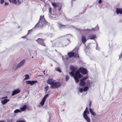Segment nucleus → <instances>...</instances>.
<instances>
[{
  "label": "nucleus",
  "instance_id": "40",
  "mask_svg": "<svg viewBox=\"0 0 122 122\" xmlns=\"http://www.w3.org/2000/svg\"><path fill=\"white\" fill-rule=\"evenodd\" d=\"M38 23H37V24H38Z\"/></svg>",
  "mask_w": 122,
  "mask_h": 122
},
{
  "label": "nucleus",
  "instance_id": "22",
  "mask_svg": "<svg viewBox=\"0 0 122 122\" xmlns=\"http://www.w3.org/2000/svg\"><path fill=\"white\" fill-rule=\"evenodd\" d=\"M98 25H97L94 28L92 29L93 30H94V31H96L98 30Z\"/></svg>",
  "mask_w": 122,
  "mask_h": 122
},
{
  "label": "nucleus",
  "instance_id": "42",
  "mask_svg": "<svg viewBox=\"0 0 122 122\" xmlns=\"http://www.w3.org/2000/svg\"><path fill=\"white\" fill-rule=\"evenodd\" d=\"M38 23H37V24H38Z\"/></svg>",
  "mask_w": 122,
  "mask_h": 122
},
{
  "label": "nucleus",
  "instance_id": "33",
  "mask_svg": "<svg viewBox=\"0 0 122 122\" xmlns=\"http://www.w3.org/2000/svg\"><path fill=\"white\" fill-rule=\"evenodd\" d=\"M51 8H49V11L50 12H51Z\"/></svg>",
  "mask_w": 122,
  "mask_h": 122
},
{
  "label": "nucleus",
  "instance_id": "10",
  "mask_svg": "<svg viewBox=\"0 0 122 122\" xmlns=\"http://www.w3.org/2000/svg\"><path fill=\"white\" fill-rule=\"evenodd\" d=\"M20 92V91L19 89H16L14 90L12 94V96H14L15 94L19 93Z\"/></svg>",
  "mask_w": 122,
  "mask_h": 122
},
{
  "label": "nucleus",
  "instance_id": "35",
  "mask_svg": "<svg viewBox=\"0 0 122 122\" xmlns=\"http://www.w3.org/2000/svg\"><path fill=\"white\" fill-rule=\"evenodd\" d=\"M98 2L99 4L101 3V0H99V1Z\"/></svg>",
  "mask_w": 122,
  "mask_h": 122
},
{
  "label": "nucleus",
  "instance_id": "13",
  "mask_svg": "<svg viewBox=\"0 0 122 122\" xmlns=\"http://www.w3.org/2000/svg\"><path fill=\"white\" fill-rule=\"evenodd\" d=\"M45 18H44V16H40L39 23L45 21Z\"/></svg>",
  "mask_w": 122,
  "mask_h": 122
},
{
  "label": "nucleus",
  "instance_id": "25",
  "mask_svg": "<svg viewBox=\"0 0 122 122\" xmlns=\"http://www.w3.org/2000/svg\"><path fill=\"white\" fill-rule=\"evenodd\" d=\"M55 70L56 71H58L59 72H61V70H60V68H58V67H57V68H56Z\"/></svg>",
  "mask_w": 122,
  "mask_h": 122
},
{
  "label": "nucleus",
  "instance_id": "2",
  "mask_svg": "<svg viewBox=\"0 0 122 122\" xmlns=\"http://www.w3.org/2000/svg\"><path fill=\"white\" fill-rule=\"evenodd\" d=\"M47 83L51 85V88H56L59 87L60 84L58 82L55 81L51 78H49L47 81Z\"/></svg>",
  "mask_w": 122,
  "mask_h": 122
},
{
  "label": "nucleus",
  "instance_id": "11",
  "mask_svg": "<svg viewBox=\"0 0 122 122\" xmlns=\"http://www.w3.org/2000/svg\"><path fill=\"white\" fill-rule=\"evenodd\" d=\"M116 11L117 14L119 13L122 14V9L121 8L118 9L117 8L116 9Z\"/></svg>",
  "mask_w": 122,
  "mask_h": 122
},
{
  "label": "nucleus",
  "instance_id": "7",
  "mask_svg": "<svg viewBox=\"0 0 122 122\" xmlns=\"http://www.w3.org/2000/svg\"><path fill=\"white\" fill-rule=\"evenodd\" d=\"M48 94H46L43 98L41 101L40 103V104L41 105V106H42L43 105L45 100L48 97Z\"/></svg>",
  "mask_w": 122,
  "mask_h": 122
},
{
  "label": "nucleus",
  "instance_id": "34",
  "mask_svg": "<svg viewBox=\"0 0 122 122\" xmlns=\"http://www.w3.org/2000/svg\"><path fill=\"white\" fill-rule=\"evenodd\" d=\"M91 105V102H90L89 103V106H90Z\"/></svg>",
  "mask_w": 122,
  "mask_h": 122
},
{
  "label": "nucleus",
  "instance_id": "15",
  "mask_svg": "<svg viewBox=\"0 0 122 122\" xmlns=\"http://www.w3.org/2000/svg\"><path fill=\"white\" fill-rule=\"evenodd\" d=\"M89 111L91 114L93 116H95L96 115V113L90 108H89Z\"/></svg>",
  "mask_w": 122,
  "mask_h": 122
},
{
  "label": "nucleus",
  "instance_id": "5",
  "mask_svg": "<svg viewBox=\"0 0 122 122\" xmlns=\"http://www.w3.org/2000/svg\"><path fill=\"white\" fill-rule=\"evenodd\" d=\"M37 82V81L36 80L33 81H26V82L27 84H30L31 86L35 84Z\"/></svg>",
  "mask_w": 122,
  "mask_h": 122
},
{
  "label": "nucleus",
  "instance_id": "26",
  "mask_svg": "<svg viewBox=\"0 0 122 122\" xmlns=\"http://www.w3.org/2000/svg\"><path fill=\"white\" fill-rule=\"evenodd\" d=\"M49 88V87L48 86H47L46 87H45V89L46 92H47V91L48 90Z\"/></svg>",
  "mask_w": 122,
  "mask_h": 122
},
{
  "label": "nucleus",
  "instance_id": "20",
  "mask_svg": "<svg viewBox=\"0 0 122 122\" xmlns=\"http://www.w3.org/2000/svg\"><path fill=\"white\" fill-rule=\"evenodd\" d=\"M25 77L24 79V80L29 79L30 78L29 76L28 75H25Z\"/></svg>",
  "mask_w": 122,
  "mask_h": 122
},
{
  "label": "nucleus",
  "instance_id": "31",
  "mask_svg": "<svg viewBox=\"0 0 122 122\" xmlns=\"http://www.w3.org/2000/svg\"><path fill=\"white\" fill-rule=\"evenodd\" d=\"M9 5V3H6L5 2V5L6 6V5Z\"/></svg>",
  "mask_w": 122,
  "mask_h": 122
},
{
  "label": "nucleus",
  "instance_id": "36",
  "mask_svg": "<svg viewBox=\"0 0 122 122\" xmlns=\"http://www.w3.org/2000/svg\"><path fill=\"white\" fill-rule=\"evenodd\" d=\"M9 0L10 2L12 3V0Z\"/></svg>",
  "mask_w": 122,
  "mask_h": 122
},
{
  "label": "nucleus",
  "instance_id": "30",
  "mask_svg": "<svg viewBox=\"0 0 122 122\" xmlns=\"http://www.w3.org/2000/svg\"><path fill=\"white\" fill-rule=\"evenodd\" d=\"M66 58V59H68V58H67V57H66V56H63L62 57V59L63 60H64V58Z\"/></svg>",
  "mask_w": 122,
  "mask_h": 122
},
{
  "label": "nucleus",
  "instance_id": "8",
  "mask_svg": "<svg viewBox=\"0 0 122 122\" xmlns=\"http://www.w3.org/2000/svg\"><path fill=\"white\" fill-rule=\"evenodd\" d=\"M25 62V60H23L21 61L17 65L16 69H17L19 67H20L22 66L24 64Z\"/></svg>",
  "mask_w": 122,
  "mask_h": 122
},
{
  "label": "nucleus",
  "instance_id": "29",
  "mask_svg": "<svg viewBox=\"0 0 122 122\" xmlns=\"http://www.w3.org/2000/svg\"><path fill=\"white\" fill-rule=\"evenodd\" d=\"M4 2V0H0V3L1 4H2Z\"/></svg>",
  "mask_w": 122,
  "mask_h": 122
},
{
  "label": "nucleus",
  "instance_id": "37",
  "mask_svg": "<svg viewBox=\"0 0 122 122\" xmlns=\"http://www.w3.org/2000/svg\"><path fill=\"white\" fill-rule=\"evenodd\" d=\"M7 98V97H3L2 98V99H3V98Z\"/></svg>",
  "mask_w": 122,
  "mask_h": 122
},
{
  "label": "nucleus",
  "instance_id": "23",
  "mask_svg": "<svg viewBox=\"0 0 122 122\" xmlns=\"http://www.w3.org/2000/svg\"><path fill=\"white\" fill-rule=\"evenodd\" d=\"M20 112V110L19 109H16L14 111V112L15 113H17L18 112Z\"/></svg>",
  "mask_w": 122,
  "mask_h": 122
},
{
  "label": "nucleus",
  "instance_id": "38",
  "mask_svg": "<svg viewBox=\"0 0 122 122\" xmlns=\"http://www.w3.org/2000/svg\"><path fill=\"white\" fill-rule=\"evenodd\" d=\"M0 122H3L2 121H0Z\"/></svg>",
  "mask_w": 122,
  "mask_h": 122
},
{
  "label": "nucleus",
  "instance_id": "14",
  "mask_svg": "<svg viewBox=\"0 0 122 122\" xmlns=\"http://www.w3.org/2000/svg\"><path fill=\"white\" fill-rule=\"evenodd\" d=\"M9 101V99H4L1 101V102L3 104H5Z\"/></svg>",
  "mask_w": 122,
  "mask_h": 122
},
{
  "label": "nucleus",
  "instance_id": "18",
  "mask_svg": "<svg viewBox=\"0 0 122 122\" xmlns=\"http://www.w3.org/2000/svg\"><path fill=\"white\" fill-rule=\"evenodd\" d=\"M26 108V105H24L23 107L20 108V111H23L25 110Z\"/></svg>",
  "mask_w": 122,
  "mask_h": 122
},
{
  "label": "nucleus",
  "instance_id": "21",
  "mask_svg": "<svg viewBox=\"0 0 122 122\" xmlns=\"http://www.w3.org/2000/svg\"><path fill=\"white\" fill-rule=\"evenodd\" d=\"M96 37L95 35H92L90 36L89 39H93Z\"/></svg>",
  "mask_w": 122,
  "mask_h": 122
},
{
  "label": "nucleus",
  "instance_id": "41",
  "mask_svg": "<svg viewBox=\"0 0 122 122\" xmlns=\"http://www.w3.org/2000/svg\"><path fill=\"white\" fill-rule=\"evenodd\" d=\"M38 23H37V24H38Z\"/></svg>",
  "mask_w": 122,
  "mask_h": 122
},
{
  "label": "nucleus",
  "instance_id": "39",
  "mask_svg": "<svg viewBox=\"0 0 122 122\" xmlns=\"http://www.w3.org/2000/svg\"><path fill=\"white\" fill-rule=\"evenodd\" d=\"M45 72V71H43V72Z\"/></svg>",
  "mask_w": 122,
  "mask_h": 122
},
{
  "label": "nucleus",
  "instance_id": "6",
  "mask_svg": "<svg viewBox=\"0 0 122 122\" xmlns=\"http://www.w3.org/2000/svg\"><path fill=\"white\" fill-rule=\"evenodd\" d=\"M87 114H83V117L84 119L87 122H90V118L88 116Z\"/></svg>",
  "mask_w": 122,
  "mask_h": 122
},
{
  "label": "nucleus",
  "instance_id": "1",
  "mask_svg": "<svg viewBox=\"0 0 122 122\" xmlns=\"http://www.w3.org/2000/svg\"><path fill=\"white\" fill-rule=\"evenodd\" d=\"M77 69L76 67L73 66H71L70 67L71 72H69L70 75L74 77L75 82L76 83L78 82L79 79L82 77V76L80 74V72H81V73L83 74H85L87 72L86 69L81 67L76 71L75 75H74Z\"/></svg>",
  "mask_w": 122,
  "mask_h": 122
},
{
  "label": "nucleus",
  "instance_id": "19",
  "mask_svg": "<svg viewBox=\"0 0 122 122\" xmlns=\"http://www.w3.org/2000/svg\"><path fill=\"white\" fill-rule=\"evenodd\" d=\"M89 113V111L87 110V107H86L85 110L84 111L83 114H88Z\"/></svg>",
  "mask_w": 122,
  "mask_h": 122
},
{
  "label": "nucleus",
  "instance_id": "24",
  "mask_svg": "<svg viewBox=\"0 0 122 122\" xmlns=\"http://www.w3.org/2000/svg\"><path fill=\"white\" fill-rule=\"evenodd\" d=\"M88 87H85L84 88L83 91L84 92H86L88 90Z\"/></svg>",
  "mask_w": 122,
  "mask_h": 122
},
{
  "label": "nucleus",
  "instance_id": "28",
  "mask_svg": "<svg viewBox=\"0 0 122 122\" xmlns=\"http://www.w3.org/2000/svg\"><path fill=\"white\" fill-rule=\"evenodd\" d=\"M79 91L80 92H82L83 90V89L81 88H79Z\"/></svg>",
  "mask_w": 122,
  "mask_h": 122
},
{
  "label": "nucleus",
  "instance_id": "16",
  "mask_svg": "<svg viewBox=\"0 0 122 122\" xmlns=\"http://www.w3.org/2000/svg\"><path fill=\"white\" fill-rule=\"evenodd\" d=\"M81 40L84 44L86 41L85 36H82L81 38Z\"/></svg>",
  "mask_w": 122,
  "mask_h": 122
},
{
  "label": "nucleus",
  "instance_id": "3",
  "mask_svg": "<svg viewBox=\"0 0 122 122\" xmlns=\"http://www.w3.org/2000/svg\"><path fill=\"white\" fill-rule=\"evenodd\" d=\"M78 49L77 48H75L74 50V51H75V52H71L68 53V55L70 57L74 56V57L79 58V56L78 54Z\"/></svg>",
  "mask_w": 122,
  "mask_h": 122
},
{
  "label": "nucleus",
  "instance_id": "12",
  "mask_svg": "<svg viewBox=\"0 0 122 122\" xmlns=\"http://www.w3.org/2000/svg\"><path fill=\"white\" fill-rule=\"evenodd\" d=\"M12 3L15 5H16L17 4H20V2L19 0H12Z\"/></svg>",
  "mask_w": 122,
  "mask_h": 122
},
{
  "label": "nucleus",
  "instance_id": "4",
  "mask_svg": "<svg viewBox=\"0 0 122 122\" xmlns=\"http://www.w3.org/2000/svg\"><path fill=\"white\" fill-rule=\"evenodd\" d=\"M87 77L86 76L84 77L83 79L81 80H80V82L79 84L80 86H83L85 84V80L87 79Z\"/></svg>",
  "mask_w": 122,
  "mask_h": 122
},
{
  "label": "nucleus",
  "instance_id": "9",
  "mask_svg": "<svg viewBox=\"0 0 122 122\" xmlns=\"http://www.w3.org/2000/svg\"><path fill=\"white\" fill-rule=\"evenodd\" d=\"M37 41L39 44L41 45H44V44L43 43V40L42 39L40 38H38L37 40Z\"/></svg>",
  "mask_w": 122,
  "mask_h": 122
},
{
  "label": "nucleus",
  "instance_id": "27",
  "mask_svg": "<svg viewBox=\"0 0 122 122\" xmlns=\"http://www.w3.org/2000/svg\"><path fill=\"white\" fill-rule=\"evenodd\" d=\"M69 77L68 75L66 76V81H67L69 79Z\"/></svg>",
  "mask_w": 122,
  "mask_h": 122
},
{
  "label": "nucleus",
  "instance_id": "17",
  "mask_svg": "<svg viewBox=\"0 0 122 122\" xmlns=\"http://www.w3.org/2000/svg\"><path fill=\"white\" fill-rule=\"evenodd\" d=\"M51 4L53 6L54 8H56L58 6V3H52Z\"/></svg>",
  "mask_w": 122,
  "mask_h": 122
},
{
  "label": "nucleus",
  "instance_id": "32",
  "mask_svg": "<svg viewBox=\"0 0 122 122\" xmlns=\"http://www.w3.org/2000/svg\"><path fill=\"white\" fill-rule=\"evenodd\" d=\"M17 122H26L25 120H23L20 121H18Z\"/></svg>",
  "mask_w": 122,
  "mask_h": 122
}]
</instances>
